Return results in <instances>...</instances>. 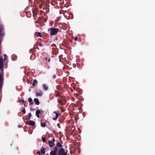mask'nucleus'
Returning <instances> with one entry per match:
<instances>
[{"instance_id":"1","label":"nucleus","mask_w":155,"mask_h":155,"mask_svg":"<svg viewBox=\"0 0 155 155\" xmlns=\"http://www.w3.org/2000/svg\"><path fill=\"white\" fill-rule=\"evenodd\" d=\"M59 29L54 28L51 29L50 35H56L58 32Z\"/></svg>"},{"instance_id":"2","label":"nucleus","mask_w":155,"mask_h":155,"mask_svg":"<svg viewBox=\"0 0 155 155\" xmlns=\"http://www.w3.org/2000/svg\"><path fill=\"white\" fill-rule=\"evenodd\" d=\"M43 111L42 110V109L39 110H37L36 111L35 115L38 117L39 118V114H41V115L43 114Z\"/></svg>"},{"instance_id":"3","label":"nucleus","mask_w":155,"mask_h":155,"mask_svg":"<svg viewBox=\"0 0 155 155\" xmlns=\"http://www.w3.org/2000/svg\"><path fill=\"white\" fill-rule=\"evenodd\" d=\"M26 124H28L29 126H34L35 125V122L32 120H30L29 122L27 121V123H25Z\"/></svg>"},{"instance_id":"4","label":"nucleus","mask_w":155,"mask_h":155,"mask_svg":"<svg viewBox=\"0 0 155 155\" xmlns=\"http://www.w3.org/2000/svg\"><path fill=\"white\" fill-rule=\"evenodd\" d=\"M64 149L63 147L59 149L58 154V155H63L64 152Z\"/></svg>"},{"instance_id":"5","label":"nucleus","mask_w":155,"mask_h":155,"mask_svg":"<svg viewBox=\"0 0 155 155\" xmlns=\"http://www.w3.org/2000/svg\"><path fill=\"white\" fill-rule=\"evenodd\" d=\"M3 78L2 75L0 74V88H1L3 84Z\"/></svg>"},{"instance_id":"6","label":"nucleus","mask_w":155,"mask_h":155,"mask_svg":"<svg viewBox=\"0 0 155 155\" xmlns=\"http://www.w3.org/2000/svg\"><path fill=\"white\" fill-rule=\"evenodd\" d=\"M3 59L0 58V69H3Z\"/></svg>"},{"instance_id":"7","label":"nucleus","mask_w":155,"mask_h":155,"mask_svg":"<svg viewBox=\"0 0 155 155\" xmlns=\"http://www.w3.org/2000/svg\"><path fill=\"white\" fill-rule=\"evenodd\" d=\"M40 152L41 154L42 155H44L45 153V148L42 147L40 149Z\"/></svg>"},{"instance_id":"8","label":"nucleus","mask_w":155,"mask_h":155,"mask_svg":"<svg viewBox=\"0 0 155 155\" xmlns=\"http://www.w3.org/2000/svg\"><path fill=\"white\" fill-rule=\"evenodd\" d=\"M63 146L58 141H57V143L56 144V147L58 148H62V147Z\"/></svg>"},{"instance_id":"9","label":"nucleus","mask_w":155,"mask_h":155,"mask_svg":"<svg viewBox=\"0 0 155 155\" xmlns=\"http://www.w3.org/2000/svg\"><path fill=\"white\" fill-rule=\"evenodd\" d=\"M34 101L35 102V104L36 105H38L39 104L40 102L38 99L37 98H35L34 99Z\"/></svg>"},{"instance_id":"10","label":"nucleus","mask_w":155,"mask_h":155,"mask_svg":"<svg viewBox=\"0 0 155 155\" xmlns=\"http://www.w3.org/2000/svg\"><path fill=\"white\" fill-rule=\"evenodd\" d=\"M48 143L50 147H52L54 145V143L52 142L51 140H49L48 141Z\"/></svg>"},{"instance_id":"11","label":"nucleus","mask_w":155,"mask_h":155,"mask_svg":"<svg viewBox=\"0 0 155 155\" xmlns=\"http://www.w3.org/2000/svg\"><path fill=\"white\" fill-rule=\"evenodd\" d=\"M58 150L57 147H55L54 148V150L53 151L51 150L50 152H52V153L56 154V152L58 151Z\"/></svg>"},{"instance_id":"12","label":"nucleus","mask_w":155,"mask_h":155,"mask_svg":"<svg viewBox=\"0 0 155 155\" xmlns=\"http://www.w3.org/2000/svg\"><path fill=\"white\" fill-rule=\"evenodd\" d=\"M5 33L3 29L1 28L0 30V35L1 37H3Z\"/></svg>"},{"instance_id":"13","label":"nucleus","mask_w":155,"mask_h":155,"mask_svg":"<svg viewBox=\"0 0 155 155\" xmlns=\"http://www.w3.org/2000/svg\"><path fill=\"white\" fill-rule=\"evenodd\" d=\"M54 95L56 97H59L60 96V94L58 91H55L54 94Z\"/></svg>"},{"instance_id":"14","label":"nucleus","mask_w":155,"mask_h":155,"mask_svg":"<svg viewBox=\"0 0 155 155\" xmlns=\"http://www.w3.org/2000/svg\"><path fill=\"white\" fill-rule=\"evenodd\" d=\"M54 113H55L56 114V117H55L53 118V120H56L57 118H58V117L59 116V114H58L57 113H56V112H54Z\"/></svg>"},{"instance_id":"15","label":"nucleus","mask_w":155,"mask_h":155,"mask_svg":"<svg viewBox=\"0 0 155 155\" xmlns=\"http://www.w3.org/2000/svg\"><path fill=\"white\" fill-rule=\"evenodd\" d=\"M28 101L30 103V105L33 104L34 103L31 98L30 97L28 99Z\"/></svg>"},{"instance_id":"16","label":"nucleus","mask_w":155,"mask_h":155,"mask_svg":"<svg viewBox=\"0 0 155 155\" xmlns=\"http://www.w3.org/2000/svg\"><path fill=\"white\" fill-rule=\"evenodd\" d=\"M43 88L45 90V91H47L48 90V86L46 85L45 84H43Z\"/></svg>"},{"instance_id":"17","label":"nucleus","mask_w":155,"mask_h":155,"mask_svg":"<svg viewBox=\"0 0 155 155\" xmlns=\"http://www.w3.org/2000/svg\"><path fill=\"white\" fill-rule=\"evenodd\" d=\"M58 103L60 104L61 105H64L63 101L62 100H59L58 99Z\"/></svg>"},{"instance_id":"18","label":"nucleus","mask_w":155,"mask_h":155,"mask_svg":"<svg viewBox=\"0 0 155 155\" xmlns=\"http://www.w3.org/2000/svg\"><path fill=\"white\" fill-rule=\"evenodd\" d=\"M38 83L37 81L36 80H34L33 82V83L32 84V85L33 86H35V84H37Z\"/></svg>"},{"instance_id":"19","label":"nucleus","mask_w":155,"mask_h":155,"mask_svg":"<svg viewBox=\"0 0 155 155\" xmlns=\"http://www.w3.org/2000/svg\"><path fill=\"white\" fill-rule=\"evenodd\" d=\"M41 126L42 127H45L46 126V124L45 123H43L42 122L41 123Z\"/></svg>"},{"instance_id":"20","label":"nucleus","mask_w":155,"mask_h":155,"mask_svg":"<svg viewBox=\"0 0 155 155\" xmlns=\"http://www.w3.org/2000/svg\"><path fill=\"white\" fill-rule=\"evenodd\" d=\"M42 93H37L36 94V96H41L42 95Z\"/></svg>"},{"instance_id":"21","label":"nucleus","mask_w":155,"mask_h":155,"mask_svg":"<svg viewBox=\"0 0 155 155\" xmlns=\"http://www.w3.org/2000/svg\"><path fill=\"white\" fill-rule=\"evenodd\" d=\"M36 35L38 36H39L40 37H42V35H41V34L40 32H36Z\"/></svg>"},{"instance_id":"22","label":"nucleus","mask_w":155,"mask_h":155,"mask_svg":"<svg viewBox=\"0 0 155 155\" xmlns=\"http://www.w3.org/2000/svg\"><path fill=\"white\" fill-rule=\"evenodd\" d=\"M31 114L30 113H29L28 114V120H30L31 119Z\"/></svg>"},{"instance_id":"23","label":"nucleus","mask_w":155,"mask_h":155,"mask_svg":"<svg viewBox=\"0 0 155 155\" xmlns=\"http://www.w3.org/2000/svg\"><path fill=\"white\" fill-rule=\"evenodd\" d=\"M42 140L43 142H45L46 141V139L45 137L42 138Z\"/></svg>"},{"instance_id":"24","label":"nucleus","mask_w":155,"mask_h":155,"mask_svg":"<svg viewBox=\"0 0 155 155\" xmlns=\"http://www.w3.org/2000/svg\"><path fill=\"white\" fill-rule=\"evenodd\" d=\"M21 112L23 113L24 114H25L26 111L25 108H24V109L22 110Z\"/></svg>"},{"instance_id":"25","label":"nucleus","mask_w":155,"mask_h":155,"mask_svg":"<svg viewBox=\"0 0 155 155\" xmlns=\"http://www.w3.org/2000/svg\"><path fill=\"white\" fill-rule=\"evenodd\" d=\"M36 153H37V154H38V155H40V153H41L40 151H38V152Z\"/></svg>"},{"instance_id":"26","label":"nucleus","mask_w":155,"mask_h":155,"mask_svg":"<svg viewBox=\"0 0 155 155\" xmlns=\"http://www.w3.org/2000/svg\"><path fill=\"white\" fill-rule=\"evenodd\" d=\"M51 141L52 142L54 143L55 141V140L54 139V138L52 139V140H51Z\"/></svg>"},{"instance_id":"27","label":"nucleus","mask_w":155,"mask_h":155,"mask_svg":"<svg viewBox=\"0 0 155 155\" xmlns=\"http://www.w3.org/2000/svg\"><path fill=\"white\" fill-rule=\"evenodd\" d=\"M50 155H56V154H54L52 153V152H50Z\"/></svg>"},{"instance_id":"28","label":"nucleus","mask_w":155,"mask_h":155,"mask_svg":"<svg viewBox=\"0 0 155 155\" xmlns=\"http://www.w3.org/2000/svg\"><path fill=\"white\" fill-rule=\"evenodd\" d=\"M49 57H45V60L47 61H48V58Z\"/></svg>"},{"instance_id":"29","label":"nucleus","mask_w":155,"mask_h":155,"mask_svg":"<svg viewBox=\"0 0 155 155\" xmlns=\"http://www.w3.org/2000/svg\"><path fill=\"white\" fill-rule=\"evenodd\" d=\"M74 39L75 41H77L78 40V38L77 37H75Z\"/></svg>"},{"instance_id":"30","label":"nucleus","mask_w":155,"mask_h":155,"mask_svg":"<svg viewBox=\"0 0 155 155\" xmlns=\"http://www.w3.org/2000/svg\"><path fill=\"white\" fill-rule=\"evenodd\" d=\"M47 61H48V62H50V59L49 57Z\"/></svg>"},{"instance_id":"31","label":"nucleus","mask_w":155,"mask_h":155,"mask_svg":"<svg viewBox=\"0 0 155 155\" xmlns=\"http://www.w3.org/2000/svg\"><path fill=\"white\" fill-rule=\"evenodd\" d=\"M21 102L23 104H24V106H25V104H24V100H21Z\"/></svg>"},{"instance_id":"32","label":"nucleus","mask_w":155,"mask_h":155,"mask_svg":"<svg viewBox=\"0 0 155 155\" xmlns=\"http://www.w3.org/2000/svg\"><path fill=\"white\" fill-rule=\"evenodd\" d=\"M56 75H54L53 76V79H54V78H56Z\"/></svg>"},{"instance_id":"33","label":"nucleus","mask_w":155,"mask_h":155,"mask_svg":"<svg viewBox=\"0 0 155 155\" xmlns=\"http://www.w3.org/2000/svg\"><path fill=\"white\" fill-rule=\"evenodd\" d=\"M63 155H67V152H64L63 154Z\"/></svg>"},{"instance_id":"34","label":"nucleus","mask_w":155,"mask_h":155,"mask_svg":"<svg viewBox=\"0 0 155 155\" xmlns=\"http://www.w3.org/2000/svg\"><path fill=\"white\" fill-rule=\"evenodd\" d=\"M4 57L5 58V59H6V57H7V56H6V55L5 54L4 55Z\"/></svg>"},{"instance_id":"35","label":"nucleus","mask_w":155,"mask_h":155,"mask_svg":"<svg viewBox=\"0 0 155 155\" xmlns=\"http://www.w3.org/2000/svg\"><path fill=\"white\" fill-rule=\"evenodd\" d=\"M63 101L64 102H66V100L65 99H63Z\"/></svg>"},{"instance_id":"36","label":"nucleus","mask_w":155,"mask_h":155,"mask_svg":"<svg viewBox=\"0 0 155 155\" xmlns=\"http://www.w3.org/2000/svg\"><path fill=\"white\" fill-rule=\"evenodd\" d=\"M39 46H42V44H41V43H40V44H39Z\"/></svg>"},{"instance_id":"37","label":"nucleus","mask_w":155,"mask_h":155,"mask_svg":"<svg viewBox=\"0 0 155 155\" xmlns=\"http://www.w3.org/2000/svg\"><path fill=\"white\" fill-rule=\"evenodd\" d=\"M13 143V142H12V143L10 144L11 146H12V144Z\"/></svg>"},{"instance_id":"38","label":"nucleus","mask_w":155,"mask_h":155,"mask_svg":"<svg viewBox=\"0 0 155 155\" xmlns=\"http://www.w3.org/2000/svg\"><path fill=\"white\" fill-rule=\"evenodd\" d=\"M21 100H19V102H21Z\"/></svg>"},{"instance_id":"39","label":"nucleus","mask_w":155,"mask_h":155,"mask_svg":"<svg viewBox=\"0 0 155 155\" xmlns=\"http://www.w3.org/2000/svg\"><path fill=\"white\" fill-rule=\"evenodd\" d=\"M55 39H56V40H58V38H55Z\"/></svg>"},{"instance_id":"40","label":"nucleus","mask_w":155,"mask_h":155,"mask_svg":"<svg viewBox=\"0 0 155 155\" xmlns=\"http://www.w3.org/2000/svg\"><path fill=\"white\" fill-rule=\"evenodd\" d=\"M60 25V26H59V27H61V26H60L61 25Z\"/></svg>"},{"instance_id":"41","label":"nucleus","mask_w":155,"mask_h":155,"mask_svg":"<svg viewBox=\"0 0 155 155\" xmlns=\"http://www.w3.org/2000/svg\"><path fill=\"white\" fill-rule=\"evenodd\" d=\"M37 48H38V50H39V48H38V47H37Z\"/></svg>"},{"instance_id":"42","label":"nucleus","mask_w":155,"mask_h":155,"mask_svg":"<svg viewBox=\"0 0 155 155\" xmlns=\"http://www.w3.org/2000/svg\"><path fill=\"white\" fill-rule=\"evenodd\" d=\"M48 68H50V67H48Z\"/></svg>"},{"instance_id":"43","label":"nucleus","mask_w":155,"mask_h":155,"mask_svg":"<svg viewBox=\"0 0 155 155\" xmlns=\"http://www.w3.org/2000/svg\"><path fill=\"white\" fill-rule=\"evenodd\" d=\"M54 45H53L52 46H54Z\"/></svg>"}]
</instances>
